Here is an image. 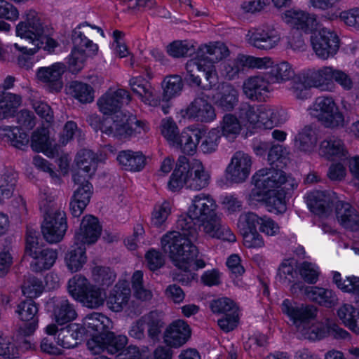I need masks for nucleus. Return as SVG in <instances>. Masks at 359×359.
<instances>
[{
	"instance_id": "f257e3e1",
	"label": "nucleus",
	"mask_w": 359,
	"mask_h": 359,
	"mask_svg": "<svg viewBox=\"0 0 359 359\" xmlns=\"http://www.w3.org/2000/svg\"><path fill=\"white\" fill-rule=\"evenodd\" d=\"M217 210L216 201L210 195L198 194L191 200L187 213L177 219V228L181 235L197 238L198 229L202 226L203 232L212 238L236 241V236L222 222Z\"/></svg>"
},
{
	"instance_id": "f03ea898",
	"label": "nucleus",
	"mask_w": 359,
	"mask_h": 359,
	"mask_svg": "<svg viewBox=\"0 0 359 359\" xmlns=\"http://www.w3.org/2000/svg\"><path fill=\"white\" fill-rule=\"evenodd\" d=\"M84 325L92 337L87 342L88 348L94 355L107 351L110 354L120 353L125 348L128 339L123 335L116 336L111 330V320L101 313L93 312L84 318Z\"/></svg>"
},
{
	"instance_id": "7ed1b4c3",
	"label": "nucleus",
	"mask_w": 359,
	"mask_h": 359,
	"mask_svg": "<svg viewBox=\"0 0 359 359\" xmlns=\"http://www.w3.org/2000/svg\"><path fill=\"white\" fill-rule=\"evenodd\" d=\"M22 18V20L16 25V34L28 41L32 47H20L18 43H15V47L29 55H34L39 48L53 52L58 43L50 37L51 29L41 15L30 9L25 12Z\"/></svg>"
},
{
	"instance_id": "20e7f679",
	"label": "nucleus",
	"mask_w": 359,
	"mask_h": 359,
	"mask_svg": "<svg viewBox=\"0 0 359 359\" xmlns=\"http://www.w3.org/2000/svg\"><path fill=\"white\" fill-rule=\"evenodd\" d=\"M196 54L197 58L191 59L186 64V79L199 86L201 77L205 76L209 83V88H212L217 81L215 63L227 57L229 49L224 43L217 42L215 44L201 46Z\"/></svg>"
},
{
	"instance_id": "39448f33",
	"label": "nucleus",
	"mask_w": 359,
	"mask_h": 359,
	"mask_svg": "<svg viewBox=\"0 0 359 359\" xmlns=\"http://www.w3.org/2000/svg\"><path fill=\"white\" fill-rule=\"evenodd\" d=\"M196 239L181 235L179 231H169L161 238V248L179 269L184 271L198 270L205 263L203 259H196L198 249L193 242Z\"/></svg>"
},
{
	"instance_id": "423d86ee",
	"label": "nucleus",
	"mask_w": 359,
	"mask_h": 359,
	"mask_svg": "<svg viewBox=\"0 0 359 359\" xmlns=\"http://www.w3.org/2000/svg\"><path fill=\"white\" fill-rule=\"evenodd\" d=\"M210 175L198 161L189 162L184 156L177 160L176 167L168 182V187L172 191H179L184 186L190 190L200 191L208 186Z\"/></svg>"
},
{
	"instance_id": "0eeeda50",
	"label": "nucleus",
	"mask_w": 359,
	"mask_h": 359,
	"mask_svg": "<svg viewBox=\"0 0 359 359\" xmlns=\"http://www.w3.org/2000/svg\"><path fill=\"white\" fill-rule=\"evenodd\" d=\"M67 229V218L64 211L51 210L46 212L41 224V232L47 242H60L64 237Z\"/></svg>"
},
{
	"instance_id": "6e6552de",
	"label": "nucleus",
	"mask_w": 359,
	"mask_h": 359,
	"mask_svg": "<svg viewBox=\"0 0 359 359\" xmlns=\"http://www.w3.org/2000/svg\"><path fill=\"white\" fill-rule=\"evenodd\" d=\"M311 42L316 54L322 59H327L337 53L339 48V39L337 34L327 28H323L311 36Z\"/></svg>"
},
{
	"instance_id": "1a4fd4ad",
	"label": "nucleus",
	"mask_w": 359,
	"mask_h": 359,
	"mask_svg": "<svg viewBox=\"0 0 359 359\" xmlns=\"http://www.w3.org/2000/svg\"><path fill=\"white\" fill-rule=\"evenodd\" d=\"M38 311V306L32 299H27L18 305L15 312L24 323L19 327L20 334L29 336L35 332L39 323Z\"/></svg>"
},
{
	"instance_id": "9d476101",
	"label": "nucleus",
	"mask_w": 359,
	"mask_h": 359,
	"mask_svg": "<svg viewBox=\"0 0 359 359\" xmlns=\"http://www.w3.org/2000/svg\"><path fill=\"white\" fill-rule=\"evenodd\" d=\"M251 166V157L243 151H236L226 169V179L234 183L244 182L250 175Z\"/></svg>"
},
{
	"instance_id": "9b49d317",
	"label": "nucleus",
	"mask_w": 359,
	"mask_h": 359,
	"mask_svg": "<svg viewBox=\"0 0 359 359\" xmlns=\"http://www.w3.org/2000/svg\"><path fill=\"white\" fill-rule=\"evenodd\" d=\"M131 97L124 89L107 91L97 100L100 111L104 115H116L122 113L120 110L124 102L128 104Z\"/></svg>"
},
{
	"instance_id": "f8f14e48",
	"label": "nucleus",
	"mask_w": 359,
	"mask_h": 359,
	"mask_svg": "<svg viewBox=\"0 0 359 359\" xmlns=\"http://www.w3.org/2000/svg\"><path fill=\"white\" fill-rule=\"evenodd\" d=\"M283 313L288 316L294 323H309L315 319L318 309L312 304H298L288 299H285L281 304Z\"/></svg>"
},
{
	"instance_id": "ddd939ff",
	"label": "nucleus",
	"mask_w": 359,
	"mask_h": 359,
	"mask_svg": "<svg viewBox=\"0 0 359 359\" xmlns=\"http://www.w3.org/2000/svg\"><path fill=\"white\" fill-rule=\"evenodd\" d=\"M280 39L278 32L271 27L256 29L247 34L248 43L260 50H267L275 48Z\"/></svg>"
},
{
	"instance_id": "4468645a",
	"label": "nucleus",
	"mask_w": 359,
	"mask_h": 359,
	"mask_svg": "<svg viewBox=\"0 0 359 359\" xmlns=\"http://www.w3.org/2000/svg\"><path fill=\"white\" fill-rule=\"evenodd\" d=\"M186 114L189 118L202 123H209L216 118L215 109L203 96L196 97L187 107Z\"/></svg>"
},
{
	"instance_id": "2eb2a0df",
	"label": "nucleus",
	"mask_w": 359,
	"mask_h": 359,
	"mask_svg": "<svg viewBox=\"0 0 359 359\" xmlns=\"http://www.w3.org/2000/svg\"><path fill=\"white\" fill-rule=\"evenodd\" d=\"M191 333V329L185 321L175 320L165 329L163 341L168 346L180 348L189 340Z\"/></svg>"
},
{
	"instance_id": "dca6fc26",
	"label": "nucleus",
	"mask_w": 359,
	"mask_h": 359,
	"mask_svg": "<svg viewBox=\"0 0 359 359\" xmlns=\"http://www.w3.org/2000/svg\"><path fill=\"white\" fill-rule=\"evenodd\" d=\"M270 83L265 73L264 75L250 76L243 82V93L251 100L265 101L270 92Z\"/></svg>"
},
{
	"instance_id": "f3484780",
	"label": "nucleus",
	"mask_w": 359,
	"mask_h": 359,
	"mask_svg": "<svg viewBox=\"0 0 359 359\" xmlns=\"http://www.w3.org/2000/svg\"><path fill=\"white\" fill-rule=\"evenodd\" d=\"M67 66L62 62H57L47 67H41L37 72V77L46 83L47 89L52 93L60 91L63 83L62 75L65 72Z\"/></svg>"
},
{
	"instance_id": "a211bd4d",
	"label": "nucleus",
	"mask_w": 359,
	"mask_h": 359,
	"mask_svg": "<svg viewBox=\"0 0 359 359\" xmlns=\"http://www.w3.org/2000/svg\"><path fill=\"white\" fill-rule=\"evenodd\" d=\"M102 231V227L97 217L93 215L83 217L79 230L75 234V240L81 245L93 244L97 241Z\"/></svg>"
},
{
	"instance_id": "6ab92c4d",
	"label": "nucleus",
	"mask_w": 359,
	"mask_h": 359,
	"mask_svg": "<svg viewBox=\"0 0 359 359\" xmlns=\"http://www.w3.org/2000/svg\"><path fill=\"white\" fill-rule=\"evenodd\" d=\"M334 195L327 191H314L307 196V204L314 214L319 216L327 215L337 201Z\"/></svg>"
},
{
	"instance_id": "aec40b11",
	"label": "nucleus",
	"mask_w": 359,
	"mask_h": 359,
	"mask_svg": "<svg viewBox=\"0 0 359 359\" xmlns=\"http://www.w3.org/2000/svg\"><path fill=\"white\" fill-rule=\"evenodd\" d=\"M286 22L290 23L295 29L304 32H313L317 29L318 22L316 16L302 11L289 10L285 13Z\"/></svg>"
},
{
	"instance_id": "412c9836",
	"label": "nucleus",
	"mask_w": 359,
	"mask_h": 359,
	"mask_svg": "<svg viewBox=\"0 0 359 359\" xmlns=\"http://www.w3.org/2000/svg\"><path fill=\"white\" fill-rule=\"evenodd\" d=\"M88 327L84 325L69 324L67 327L61 328L57 334V344L65 348H74L78 344V341H81L85 334H89Z\"/></svg>"
},
{
	"instance_id": "4be33fe9",
	"label": "nucleus",
	"mask_w": 359,
	"mask_h": 359,
	"mask_svg": "<svg viewBox=\"0 0 359 359\" xmlns=\"http://www.w3.org/2000/svg\"><path fill=\"white\" fill-rule=\"evenodd\" d=\"M335 214L338 222L345 229L356 231L359 228V212L348 203L337 201Z\"/></svg>"
},
{
	"instance_id": "5701e85b",
	"label": "nucleus",
	"mask_w": 359,
	"mask_h": 359,
	"mask_svg": "<svg viewBox=\"0 0 359 359\" xmlns=\"http://www.w3.org/2000/svg\"><path fill=\"white\" fill-rule=\"evenodd\" d=\"M254 176L258 180L259 186H265L271 192L287 182L285 172L273 167L261 169Z\"/></svg>"
},
{
	"instance_id": "b1692460",
	"label": "nucleus",
	"mask_w": 359,
	"mask_h": 359,
	"mask_svg": "<svg viewBox=\"0 0 359 359\" xmlns=\"http://www.w3.org/2000/svg\"><path fill=\"white\" fill-rule=\"evenodd\" d=\"M202 133L198 128H187L177 136L173 145L185 154L194 155L196 151L199 141L202 138Z\"/></svg>"
},
{
	"instance_id": "393cba45",
	"label": "nucleus",
	"mask_w": 359,
	"mask_h": 359,
	"mask_svg": "<svg viewBox=\"0 0 359 359\" xmlns=\"http://www.w3.org/2000/svg\"><path fill=\"white\" fill-rule=\"evenodd\" d=\"M130 293V288L127 282L117 283L107 299V306L115 312L122 311L128 304Z\"/></svg>"
},
{
	"instance_id": "a878e982",
	"label": "nucleus",
	"mask_w": 359,
	"mask_h": 359,
	"mask_svg": "<svg viewBox=\"0 0 359 359\" xmlns=\"http://www.w3.org/2000/svg\"><path fill=\"white\" fill-rule=\"evenodd\" d=\"M53 303V316L58 325L68 323L77 316L76 311L73 304L65 299H51Z\"/></svg>"
},
{
	"instance_id": "bb28decb",
	"label": "nucleus",
	"mask_w": 359,
	"mask_h": 359,
	"mask_svg": "<svg viewBox=\"0 0 359 359\" xmlns=\"http://www.w3.org/2000/svg\"><path fill=\"white\" fill-rule=\"evenodd\" d=\"M129 85L132 91L137 94L142 102L152 107H158L160 100L156 97L154 88L142 77H133L130 79Z\"/></svg>"
},
{
	"instance_id": "cd10ccee",
	"label": "nucleus",
	"mask_w": 359,
	"mask_h": 359,
	"mask_svg": "<svg viewBox=\"0 0 359 359\" xmlns=\"http://www.w3.org/2000/svg\"><path fill=\"white\" fill-rule=\"evenodd\" d=\"M117 161L126 170L140 171L146 164V158L140 151L123 150L118 153Z\"/></svg>"
},
{
	"instance_id": "c85d7f7f",
	"label": "nucleus",
	"mask_w": 359,
	"mask_h": 359,
	"mask_svg": "<svg viewBox=\"0 0 359 359\" xmlns=\"http://www.w3.org/2000/svg\"><path fill=\"white\" fill-rule=\"evenodd\" d=\"M320 151L321 155L327 159L332 158L342 159L346 158L348 154L343 142L335 137H328L321 142Z\"/></svg>"
},
{
	"instance_id": "c756f323",
	"label": "nucleus",
	"mask_w": 359,
	"mask_h": 359,
	"mask_svg": "<svg viewBox=\"0 0 359 359\" xmlns=\"http://www.w3.org/2000/svg\"><path fill=\"white\" fill-rule=\"evenodd\" d=\"M22 102L19 95L8 92L0 93V120L14 116Z\"/></svg>"
},
{
	"instance_id": "7c9ffc66",
	"label": "nucleus",
	"mask_w": 359,
	"mask_h": 359,
	"mask_svg": "<svg viewBox=\"0 0 359 359\" xmlns=\"http://www.w3.org/2000/svg\"><path fill=\"white\" fill-rule=\"evenodd\" d=\"M304 292L313 301L330 308L337 303V297L332 290L317 287H306Z\"/></svg>"
},
{
	"instance_id": "2f4dec72",
	"label": "nucleus",
	"mask_w": 359,
	"mask_h": 359,
	"mask_svg": "<svg viewBox=\"0 0 359 359\" xmlns=\"http://www.w3.org/2000/svg\"><path fill=\"white\" fill-rule=\"evenodd\" d=\"M36 256H33V261L30 266L33 271L41 272L50 269L57 258V251L50 248L41 250Z\"/></svg>"
},
{
	"instance_id": "473e14b6",
	"label": "nucleus",
	"mask_w": 359,
	"mask_h": 359,
	"mask_svg": "<svg viewBox=\"0 0 359 359\" xmlns=\"http://www.w3.org/2000/svg\"><path fill=\"white\" fill-rule=\"evenodd\" d=\"M86 260V248L83 245H79V243L76 246H72L65 257L66 265L71 272L79 271Z\"/></svg>"
},
{
	"instance_id": "72a5a7b5",
	"label": "nucleus",
	"mask_w": 359,
	"mask_h": 359,
	"mask_svg": "<svg viewBox=\"0 0 359 359\" xmlns=\"http://www.w3.org/2000/svg\"><path fill=\"white\" fill-rule=\"evenodd\" d=\"M163 101L170 100L178 96L182 91L184 83L182 77L177 74L166 76L162 81Z\"/></svg>"
},
{
	"instance_id": "f704fd0d",
	"label": "nucleus",
	"mask_w": 359,
	"mask_h": 359,
	"mask_svg": "<svg viewBox=\"0 0 359 359\" xmlns=\"http://www.w3.org/2000/svg\"><path fill=\"white\" fill-rule=\"evenodd\" d=\"M316 143V134L311 126H306L294 139L295 147L304 152H310L313 150Z\"/></svg>"
},
{
	"instance_id": "c9c22d12",
	"label": "nucleus",
	"mask_w": 359,
	"mask_h": 359,
	"mask_svg": "<svg viewBox=\"0 0 359 359\" xmlns=\"http://www.w3.org/2000/svg\"><path fill=\"white\" fill-rule=\"evenodd\" d=\"M90 26L88 22H84L79 25L75 29H74L72 35V40L74 45L73 48L77 50H84L83 48H88V51H91L92 53H95L98 50V46L97 44L93 43V41L88 39L86 36L83 34V33L80 31V29L82 27ZM93 29H97L100 31L102 35H104L103 31L101 28L95 26L90 25Z\"/></svg>"
},
{
	"instance_id": "e433bc0d",
	"label": "nucleus",
	"mask_w": 359,
	"mask_h": 359,
	"mask_svg": "<svg viewBox=\"0 0 359 359\" xmlns=\"http://www.w3.org/2000/svg\"><path fill=\"white\" fill-rule=\"evenodd\" d=\"M265 74L271 83L285 82L294 75L293 69L287 62H282L276 65H271L270 71Z\"/></svg>"
},
{
	"instance_id": "4c0bfd02",
	"label": "nucleus",
	"mask_w": 359,
	"mask_h": 359,
	"mask_svg": "<svg viewBox=\"0 0 359 359\" xmlns=\"http://www.w3.org/2000/svg\"><path fill=\"white\" fill-rule=\"evenodd\" d=\"M144 324L148 327V336L154 341H158L159 334L165 326L163 315L157 311H152L142 316Z\"/></svg>"
},
{
	"instance_id": "58836bf2",
	"label": "nucleus",
	"mask_w": 359,
	"mask_h": 359,
	"mask_svg": "<svg viewBox=\"0 0 359 359\" xmlns=\"http://www.w3.org/2000/svg\"><path fill=\"white\" fill-rule=\"evenodd\" d=\"M238 102V90L229 83H222L220 97L217 105L224 111H231Z\"/></svg>"
},
{
	"instance_id": "ea45409f",
	"label": "nucleus",
	"mask_w": 359,
	"mask_h": 359,
	"mask_svg": "<svg viewBox=\"0 0 359 359\" xmlns=\"http://www.w3.org/2000/svg\"><path fill=\"white\" fill-rule=\"evenodd\" d=\"M16 182L17 173L12 170L6 169L0 175V204L12 196Z\"/></svg>"
},
{
	"instance_id": "a19ab883",
	"label": "nucleus",
	"mask_w": 359,
	"mask_h": 359,
	"mask_svg": "<svg viewBox=\"0 0 359 359\" xmlns=\"http://www.w3.org/2000/svg\"><path fill=\"white\" fill-rule=\"evenodd\" d=\"M105 299L106 295L103 290L95 285H91L79 302L88 308L97 309L104 304Z\"/></svg>"
},
{
	"instance_id": "79ce46f5",
	"label": "nucleus",
	"mask_w": 359,
	"mask_h": 359,
	"mask_svg": "<svg viewBox=\"0 0 359 359\" xmlns=\"http://www.w3.org/2000/svg\"><path fill=\"white\" fill-rule=\"evenodd\" d=\"M75 162L78 169L88 173H94L97 167V157L91 150L83 149L77 153Z\"/></svg>"
},
{
	"instance_id": "37998d69",
	"label": "nucleus",
	"mask_w": 359,
	"mask_h": 359,
	"mask_svg": "<svg viewBox=\"0 0 359 359\" xmlns=\"http://www.w3.org/2000/svg\"><path fill=\"white\" fill-rule=\"evenodd\" d=\"M337 107L332 97H318L311 109V114L320 121Z\"/></svg>"
},
{
	"instance_id": "c03bdc74",
	"label": "nucleus",
	"mask_w": 359,
	"mask_h": 359,
	"mask_svg": "<svg viewBox=\"0 0 359 359\" xmlns=\"http://www.w3.org/2000/svg\"><path fill=\"white\" fill-rule=\"evenodd\" d=\"M334 69L332 67H323L318 70L313 72L309 76L311 84L313 87L327 89L333 82V74Z\"/></svg>"
},
{
	"instance_id": "a18cd8bd",
	"label": "nucleus",
	"mask_w": 359,
	"mask_h": 359,
	"mask_svg": "<svg viewBox=\"0 0 359 359\" xmlns=\"http://www.w3.org/2000/svg\"><path fill=\"white\" fill-rule=\"evenodd\" d=\"M83 192L74 191L69 203V209L74 217H79L88 204L91 195L89 194V187L87 186Z\"/></svg>"
},
{
	"instance_id": "49530a36",
	"label": "nucleus",
	"mask_w": 359,
	"mask_h": 359,
	"mask_svg": "<svg viewBox=\"0 0 359 359\" xmlns=\"http://www.w3.org/2000/svg\"><path fill=\"white\" fill-rule=\"evenodd\" d=\"M71 93L81 103H89L94 99V90L91 86L77 81H72L69 86Z\"/></svg>"
},
{
	"instance_id": "de8ad7c7",
	"label": "nucleus",
	"mask_w": 359,
	"mask_h": 359,
	"mask_svg": "<svg viewBox=\"0 0 359 359\" xmlns=\"http://www.w3.org/2000/svg\"><path fill=\"white\" fill-rule=\"evenodd\" d=\"M222 134L227 139L233 140L240 133L241 126L239 120L233 114H227L221 123Z\"/></svg>"
},
{
	"instance_id": "09e8293b",
	"label": "nucleus",
	"mask_w": 359,
	"mask_h": 359,
	"mask_svg": "<svg viewBox=\"0 0 359 359\" xmlns=\"http://www.w3.org/2000/svg\"><path fill=\"white\" fill-rule=\"evenodd\" d=\"M90 285L91 284L85 277L76 275L69 279L67 289L69 294L79 301Z\"/></svg>"
},
{
	"instance_id": "8fccbe9b",
	"label": "nucleus",
	"mask_w": 359,
	"mask_h": 359,
	"mask_svg": "<svg viewBox=\"0 0 359 359\" xmlns=\"http://www.w3.org/2000/svg\"><path fill=\"white\" fill-rule=\"evenodd\" d=\"M259 108L260 105H251L247 102H243L238 108V116L243 122L256 127L259 121Z\"/></svg>"
},
{
	"instance_id": "3c124183",
	"label": "nucleus",
	"mask_w": 359,
	"mask_h": 359,
	"mask_svg": "<svg viewBox=\"0 0 359 359\" xmlns=\"http://www.w3.org/2000/svg\"><path fill=\"white\" fill-rule=\"evenodd\" d=\"M86 58L85 50L72 48L71 53L67 57L68 70L72 74L79 73L83 68Z\"/></svg>"
},
{
	"instance_id": "603ef678",
	"label": "nucleus",
	"mask_w": 359,
	"mask_h": 359,
	"mask_svg": "<svg viewBox=\"0 0 359 359\" xmlns=\"http://www.w3.org/2000/svg\"><path fill=\"white\" fill-rule=\"evenodd\" d=\"M94 280L100 285L109 287L116 279V274L107 266H96L92 271Z\"/></svg>"
},
{
	"instance_id": "864d4df0",
	"label": "nucleus",
	"mask_w": 359,
	"mask_h": 359,
	"mask_svg": "<svg viewBox=\"0 0 359 359\" xmlns=\"http://www.w3.org/2000/svg\"><path fill=\"white\" fill-rule=\"evenodd\" d=\"M4 131H7L6 135L10 140L11 144L20 149L25 150L28 147L29 137L27 133L21 131L18 127H6Z\"/></svg>"
},
{
	"instance_id": "5fc2aeb1",
	"label": "nucleus",
	"mask_w": 359,
	"mask_h": 359,
	"mask_svg": "<svg viewBox=\"0 0 359 359\" xmlns=\"http://www.w3.org/2000/svg\"><path fill=\"white\" fill-rule=\"evenodd\" d=\"M311 82L309 76L299 77L292 81L290 90L297 99L305 100L309 97V89L313 87Z\"/></svg>"
},
{
	"instance_id": "6e6d98bb",
	"label": "nucleus",
	"mask_w": 359,
	"mask_h": 359,
	"mask_svg": "<svg viewBox=\"0 0 359 359\" xmlns=\"http://www.w3.org/2000/svg\"><path fill=\"white\" fill-rule=\"evenodd\" d=\"M48 130L45 128L36 129L32 135L31 147L35 151L48 149L50 146Z\"/></svg>"
},
{
	"instance_id": "4d7b16f0",
	"label": "nucleus",
	"mask_w": 359,
	"mask_h": 359,
	"mask_svg": "<svg viewBox=\"0 0 359 359\" xmlns=\"http://www.w3.org/2000/svg\"><path fill=\"white\" fill-rule=\"evenodd\" d=\"M40 238L38 233L33 229L27 227L26 233V242L25 254L27 256L32 257L38 255L41 250V245L39 243Z\"/></svg>"
},
{
	"instance_id": "13d9d810",
	"label": "nucleus",
	"mask_w": 359,
	"mask_h": 359,
	"mask_svg": "<svg viewBox=\"0 0 359 359\" xmlns=\"http://www.w3.org/2000/svg\"><path fill=\"white\" fill-rule=\"evenodd\" d=\"M194 50V46L187 41H175L167 46L168 53L173 57L190 55Z\"/></svg>"
},
{
	"instance_id": "bf43d9fd",
	"label": "nucleus",
	"mask_w": 359,
	"mask_h": 359,
	"mask_svg": "<svg viewBox=\"0 0 359 359\" xmlns=\"http://www.w3.org/2000/svg\"><path fill=\"white\" fill-rule=\"evenodd\" d=\"M170 213V205L169 202L164 201L161 204L156 205L151 214V225L156 227L161 226L166 221Z\"/></svg>"
},
{
	"instance_id": "052dcab7",
	"label": "nucleus",
	"mask_w": 359,
	"mask_h": 359,
	"mask_svg": "<svg viewBox=\"0 0 359 359\" xmlns=\"http://www.w3.org/2000/svg\"><path fill=\"white\" fill-rule=\"evenodd\" d=\"M22 290L25 295L29 297V299H32L42 293L43 290V283L40 279L29 276L24 281Z\"/></svg>"
},
{
	"instance_id": "680f3d73",
	"label": "nucleus",
	"mask_w": 359,
	"mask_h": 359,
	"mask_svg": "<svg viewBox=\"0 0 359 359\" xmlns=\"http://www.w3.org/2000/svg\"><path fill=\"white\" fill-rule=\"evenodd\" d=\"M267 210L276 215L283 214L287 210L285 196L280 193H273L266 199L265 203Z\"/></svg>"
},
{
	"instance_id": "e2e57ef3",
	"label": "nucleus",
	"mask_w": 359,
	"mask_h": 359,
	"mask_svg": "<svg viewBox=\"0 0 359 359\" xmlns=\"http://www.w3.org/2000/svg\"><path fill=\"white\" fill-rule=\"evenodd\" d=\"M210 309L215 313L224 314L238 313V308L234 302L229 298L214 300L210 304Z\"/></svg>"
},
{
	"instance_id": "0e129e2a",
	"label": "nucleus",
	"mask_w": 359,
	"mask_h": 359,
	"mask_svg": "<svg viewBox=\"0 0 359 359\" xmlns=\"http://www.w3.org/2000/svg\"><path fill=\"white\" fill-rule=\"evenodd\" d=\"M321 124L330 129H338L344 126V116L339 107L334 108L330 114L320 121Z\"/></svg>"
},
{
	"instance_id": "69168bd1",
	"label": "nucleus",
	"mask_w": 359,
	"mask_h": 359,
	"mask_svg": "<svg viewBox=\"0 0 359 359\" xmlns=\"http://www.w3.org/2000/svg\"><path fill=\"white\" fill-rule=\"evenodd\" d=\"M262 217L254 212H248L241 215L238 226L241 232L257 231V226H260Z\"/></svg>"
},
{
	"instance_id": "338daca9",
	"label": "nucleus",
	"mask_w": 359,
	"mask_h": 359,
	"mask_svg": "<svg viewBox=\"0 0 359 359\" xmlns=\"http://www.w3.org/2000/svg\"><path fill=\"white\" fill-rule=\"evenodd\" d=\"M219 131L216 129L210 130L205 136L204 140L200 146L201 149L205 154H211L215 152L220 140Z\"/></svg>"
},
{
	"instance_id": "774afa93",
	"label": "nucleus",
	"mask_w": 359,
	"mask_h": 359,
	"mask_svg": "<svg viewBox=\"0 0 359 359\" xmlns=\"http://www.w3.org/2000/svg\"><path fill=\"white\" fill-rule=\"evenodd\" d=\"M118 115L119 114H116L107 116L102 120L100 128L103 133L118 137V132L120 133V129H118L120 117Z\"/></svg>"
}]
</instances>
